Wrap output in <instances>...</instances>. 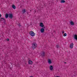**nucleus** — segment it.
Wrapping results in <instances>:
<instances>
[{"mask_svg": "<svg viewBox=\"0 0 77 77\" xmlns=\"http://www.w3.org/2000/svg\"><path fill=\"white\" fill-rule=\"evenodd\" d=\"M37 47V44L36 43H33L32 44V48L34 49L35 48Z\"/></svg>", "mask_w": 77, "mask_h": 77, "instance_id": "f257e3e1", "label": "nucleus"}, {"mask_svg": "<svg viewBox=\"0 0 77 77\" xmlns=\"http://www.w3.org/2000/svg\"><path fill=\"white\" fill-rule=\"evenodd\" d=\"M29 34L31 36H34L35 35V33H34V32L31 31L30 32Z\"/></svg>", "mask_w": 77, "mask_h": 77, "instance_id": "f03ea898", "label": "nucleus"}, {"mask_svg": "<svg viewBox=\"0 0 77 77\" xmlns=\"http://www.w3.org/2000/svg\"><path fill=\"white\" fill-rule=\"evenodd\" d=\"M40 26L41 27H43V28H45V27L44 26V25L43 24V23H40Z\"/></svg>", "mask_w": 77, "mask_h": 77, "instance_id": "7ed1b4c3", "label": "nucleus"}, {"mask_svg": "<svg viewBox=\"0 0 77 77\" xmlns=\"http://www.w3.org/2000/svg\"><path fill=\"white\" fill-rule=\"evenodd\" d=\"M8 17L12 19L13 18V16L12 15V14H9Z\"/></svg>", "mask_w": 77, "mask_h": 77, "instance_id": "20e7f679", "label": "nucleus"}, {"mask_svg": "<svg viewBox=\"0 0 77 77\" xmlns=\"http://www.w3.org/2000/svg\"><path fill=\"white\" fill-rule=\"evenodd\" d=\"M74 46V44L73 43H71L70 45V48L71 49L72 48H73V46Z\"/></svg>", "mask_w": 77, "mask_h": 77, "instance_id": "39448f33", "label": "nucleus"}, {"mask_svg": "<svg viewBox=\"0 0 77 77\" xmlns=\"http://www.w3.org/2000/svg\"><path fill=\"white\" fill-rule=\"evenodd\" d=\"M28 63L29 65H32L33 64V62L31 60H29Z\"/></svg>", "mask_w": 77, "mask_h": 77, "instance_id": "423d86ee", "label": "nucleus"}, {"mask_svg": "<svg viewBox=\"0 0 77 77\" xmlns=\"http://www.w3.org/2000/svg\"><path fill=\"white\" fill-rule=\"evenodd\" d=\"M40 31L41 33H44V28H41L40 29Z\"/></svg>", "mask_w": 77, "mask_h": 77, "instance_id": "0eeeda50", "label": "nucleus"}, {"mask_svg": "<svg viewBox=\"0 0 77 77\" xmlns=\"http://www.w3.org/2000/svg\"><path fill=\"white\" fill-rule=\"evenodd\" d=\"M49 69L51 71H52L53 69V67L52 66H50L49 67Z\"/></svg>", "mask_w": 77, "mask_h": 77, "instance_id": "6e6552de", "label": "nucleus"}, {"mask_svg": "<svg viewBox=\"0 0 77 77\" xmlns=\"http://www.w3.org/2000/svg\"><path fill=\"white\" fill-rule=\"evenodd\" d=\"M70 24L72 26H74V23L72 22V21H71L70 22Z\"/></svg>", "mask_w": 77, "mask_h": 77, "instance_id": "1a4fd4ad", "label": "nucleus"}, {"mask_svg": "<svg viewBox=\"0 0 77 77\" xmlns=\"http://www.w3.org/2000/svg\"><path fill=\"white\" fill-rule=\"evenodd\" d=\"M12 7L13 9H16V7H15V6L14 5H12Z\"/></svg>", "mask_w": 77, "mask_h": 77, "instance_id": "9d476101", "label": "nucleus"}, {"mask_svg": "<svg viewBox=\"0 0 77 77\" xmlns=\"http://www.w3.org/2000/svg\"><path fill=\"white\" fill-rule=\"evenodd\" d=\"M42 56H45V53L44 52H42Z\"/></svg>", "mask_w": 77, "mask_h": 77, "instance_id": "9b49d317", "label": "nucleus"}, {"mask_svg": "<svg viewBox=\"0 0 77 77\" xmlns=\"http://www.w3.org/2000/svg\"><path fill=\"white\" fill-rule=\"evenodd\" d=\"M60 2L61 3H65V1H64V0H61Z\"/></svg>", "mask_w": 77, "mask_h": 77, "instance_id": "f8f14e48", "label": "nucleus"}, {"mask_svg": "<svg viewBox=\"0 0 77 77\" xmlns=\"http://www.w3.org/2000/svg\"><path fill=\"white\" fill-rule=\"evenodd\" d=\"M48 63L49 64H51V60L50 59L48 60Z\"/></svg>", "mask_w": 77, "mask_h": 77, "instance_id": "ddd939ff", "label": "nucleus"}, {"mask_svg": "<svg viewBox=\"0 0 77 77\" xmlns=\"http://www.w3.org/2000/svg\"><path fill=\"white\" fill-rule=\"evenodd\" d=\"M5 17L6 18H8V14H6Z\"/></svg>", "mask_w": 77, "mask_h": 77, "instance_id": "4468645a", "label": "nucleus"}, {"mask_svg": "<svg viewBox=\"0 0 77 77\" xmlns=\"http://www.w3.org/2000/svg\"><path fill=\"white\" fill-rule=\"evenodd\" d=\"M5 18H2L1 19V21H4L5 20Z\"/></svg>", "mask_w": 77, "mask_h": 77, "instance_id": "2eb2a0df", "label": "nucleus"}, {"mask_svg": "<svg viewBox=\"0 0 77 77\" xmlns=\"http://www.w3.org/2000/svg\"><path fill=\"white\" fill-rule=\"evenodd\" d=\"M23 13H25L26 12V10L24 9L22 10Z\"/></svg>", "mask_w": 77, "mask_h": 77, "instance_id": "dca6fc26", "label": "nucleus"}, {"mask_svg": "<svg viewBox=\"0 0 77 77\" xmlns=\"http://www.w3.org/2000/svg\"><path fill=\"white\" fill-rule=\"evenodd\" d=\"M66 33H65L63 35L64 36H66Z\"/></svg>", "mask_w": 77, "mask_h": 77, "instance_id": "f3484780", "label": "nucleus"}, {"mask_svg": "<svg viewBox=\"0 0 77 77\" xmlns=\"http://www.w3.org/2000/svg\"><path fill=\"white\" fill-rule=\"evenodd\" d=\"M56 47L57 48H59V45H57L56 46Z\"/></svg>", "mask_w": 77, "mask_h": 77, "instance_id": "a211bd4d", "label": "nucleus"}, {"mask_svg": "<svg viewBox=\"0 0 77 77\" xmlns=\"http://www.w3.org/2000/svg\"><path fill=\"white\" fill-rule=\"evenodd\" d=\"M64 32H65V31H63L62 32V33L63 34L64 33Z\"/></svg>", "mask_w": 77, "mask_h": 77, "instance_id": "6ab92c4d", "label": "nucleus"}, {"mask_svg": "<svg viewBox=\"0 0 77 77\" xmlns=\"http://www.w3.org/2000/svg\"><path fill=\"white\" fill-rule=\"evenodd\" d=\"M18 25L19 26V27H21V25H20V24H18Z\"/></svg>", "mask_w": 77, "mask_h": 77, "instance_id": "aec40b11", "label": "nucleus"}, {"mask_svg": "<svg viewBox=\"0 0 77 77\" xmlns=\"http://www.w3.org/2000/svg\"><path fill=\"white\" fill-rule=\"evenodd\" d=\"M7 41H9V38H7Z\"/></svg>", "mask_w": 77, "mask_h": 77, "instance_id": "412c9836", "label": "nucleus"}, {"mask_svg": "<svg viewBox=\"0 0 77 77\" xmlns=\"http://www.w3.org/2000/svg\"><path fill=\"white\" fill-rule=\"evenodd\" d=\"M1 16H2L1 15V14H0V17H1Z\"/></svg>", "mask_w": 77, "mask_h": 77, "instance_id": "4be33fe9", "label": "nucleus"}, {"mask_svg": "<svg viewBox=\"0 0 77 77\" xmlns=\"http://www.w3.org/2000/svg\"><path fill=\"white\" fill-rule=\"evenodd\" d=\"M64 63H66V62H65Z\"/></svg>", "mask_w": 77, "mask_h": 77, "instance_id": "5701e85b", "label": "nucleus"}, {"mask_svg": "<svg viewBox=\"0 0 77 77\" xmlns=\"http://www.w3.org/2000/svg\"><path fill=\"white\" fill-rule=\"evenodd\" d=\"M30 77H33V76H30Z\"/></svg>", "mask_w": 77, "mask_h": 77, "instance_id": "b1692460", "label": "nucleus"}, {"mask_svg": "<svg viewBox=\"0 0 77 77\" xmlns=\"http://www.w3.org/2000/svg\"><path fill=\"white\" fill-rule=\"evenodd\" d=\"M25 64H26V63H25Z\"/></svg>", "mask_w": 77, "mask_h": 77, "instance_id": "393cba45", "label": "nucleus"}]
</instances>
